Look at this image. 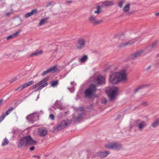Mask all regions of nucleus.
Wrapping results in <instances>:
<instances>
[{
	"label": "nucleus",
	"instance_id": "nucleus-24",
	"mask_svg": "<svg viewBox=\"0 0 159 159\" xmlns=\"http://www.w3.org/2000/svg\"><path fill=\"white\" fill-rule=\"evenodd\" d=\"M49 78V77H47L45 78H44L43 80H41V81H40L38 83V84L39 86L41 85L44 83H46V82L48 80Z\"/></svg>",
	"mask_w": 159,
	"mask_h": 159
},
{
	"label": "nucleus",
	"instance_id": "nucleus-62",
	"mask_svg": "<svg viewBox=\"0 0 159 159\" xmlns=\"http://www.w3.org/2000/svg\"><path fill=\"white\" fill-rule=\"evenodd\" d=\"M159 57V53L157 55V57Z\"/></svg>",
	"mask_w": 159,
	"mask_h": 159
},
{
	"label": "nucleus",
	"instance_id": "nucleus-10",
	"mask_svg": "<svg viewBox=\"0 0 159 159\" xmlns=\"http://www.w3.org/2000/svg\"><path fill=\"white\" fill-rule=\"evenodd\" d=\"M110 153L109 152L107 151H105L104 152L99 151L96 153V155H95L94 157L98 156L100 158H104L107 157Z\"/></svg>",
	"mask_w": 159,
	"mask_h": 159
},
{
	"label": "nucleus",
	"instance_id": "nucleus-23",
	"mask_svg": "<svg viewBox=\"0 0 159 159\" xmlns=\"http://www.w3.org/2000/svg\"><path fill=\"white\" fill-rule=\"evenodd\" d=\"M48 83H45L41 85L39 87L36 89L34 90L33 91V92H36L37 91L40 90L41 89H42L44 87L47 86L48 85Z\"/></svg>",
	"mask_w": 159,
	"mask_h": 159
},
{
	"label": "nucleus",
	"instance_id": "nucleus-9",
	"mask_svg": "<svg viewBox=\"0 0 159 159\" xmlns=\"http://www.w3.org/2000/svg\"><path fill=\"white\" fill-rule=\"evenodd\" d=\"M89 19V22L92 23L93 25H96L100 24L103 21L102 20H97L96 17L93 15L90 16Z\"/></svg>",
	"mask_w": 159,
	"mask_h": 159
},
{
	"label": "nucleus",
	"instance_id": "nucleus-35",
	"mask_svg": "<svg viewBox=\"0 0 159 159\" xmlns=\"http://www.w3.org/2000/svg\"><path fill=\"white\" fill-rule=\"evenodd\" d=\"M124 3V1H120L118 3V6L120 7L121 8L122 7V5Z\"/></svg>",
	"mask_w": 159,
	"mask_h": 159
},
{
	"label": "nucleus",
	"instance_id": "nucleus-17",
	"mask_svg": "<svg viewBox=\"0 0 159 159\" xmlns=\"http://www.w3.org/2000/svg\"><path fill=\"white\" fill-rule=\"evenodd\" d=\"M37 12V9H35L32 10L30 12L26 14L25 15V17L26 18H28L31 16L36 14Z\"/></svg>",
	"mask_w": 159,
	"mask_h": 159
},
{
	"label": "nucleus",
	"instance_id": "nucleus-29",
	"mask_svg": "<svg viewBox=\"0 0 159 159\" xmlns=\"http://www.w3.org/2000/svg\"><path fill=\"white\" fill-rule=\"evenodd\" d=\"M146 126V124L145 122L142 121L141 123H139V129H142L143 127Z\"/></svg>",
	"mask_w": 159,
	"mask_h": 159
},
{
	"label": "nucleus",
	"instance_id": "nucleus-57",
	"mask_svg": "<svg viewBox=\"0 0 159 159\" xmlns=\"http://www.w3.org/2000/svg\"><path fill=\"white\" fill-rule=\"evenodd\" d=\"M21 102H22L21 101L19 100L16 102V104H19Z\"/></svg>",
	"mask_w": 159,
	"mask_h": 159
},
{
	"label": "nucleus",
	"instance_id": "nucleus-28",
	"mask_svg": "<svg viewBox=\"0 0 159 159\" xmlns=\"http://www.w3.org/2000/svg\"><path fill=\"white\" fill-rule=\"evenodd\" d=\"M14 109V108L11 107L7 110L4 114L6 116L9 115Z\"/></svg>",
	"mask_w": 159,
	"mask_h": 159
},
{
	"label": "nucleus",
	"instance_id": "nucleus-40",
	"mask_svg": "<svg viewBox=\"0 0 159 159\" xmlns=\"http://www.w3.org/2000/svg\"><path fill=\"white\" fill-rule=\"evenodd\" d=\"M141 105L144 106H147L148 105V104L146 102H143L142 103Z\"/></svg>",
	"mask_w": 159,
	"mask_h": 159
},
{
	"label": "nucleus",
	"instance_id": "nucleus-60",
	"mask_svg": "<svg viewBox=\"0 0 159 159\" xmlns=\"http://www.w3.org/2000/svg\"><path fill=\"white\" fill-rule=\"evenodd\" d=\"M33 157H34V158H36V157L39 158V156H36V155H34L33 156Z\"/></svg>",
	"mask_w": 159,
	"mask_h": 159
},
{
	"label": "nucleus",
	"instance_id": "nucleus-11",
	"mask_svg": "<svg viewBox=\"0 0 159 159\" xmlns=\"http://www.w3.org/2000/svg\"><path fill=\"white\" fill-rule=\"evenodd\" d=\"M77 43L78 45L77 46V48L78 49L81 50L85 48L86 42L84 39L82 38L78 39Z\"/></svg>",
	"mask_w": 159,
	"mask_h": 159
},
{
	"label": "nucleus",
	"instance_id": "nucleus-32",
	"mask_svg": "<svg viewBox=\"0 0 159 159\" xmlns=\"http://www.w3.org/2000/svg\"><path fill=\"white\" fill-rule=\"evenodd\" d=\"M82 119L81 116H79L74 118V121L75 122H79Z\"/></svg>",
	"mask_w": 159,
	"mask_h": 159
},
{
	"label": "nucleus",
	"instance_id": "nucleus-14",
	"mask_svg": "<svg viewBox=\"0 0 159 159\" xmlns=\"http://www.w3.org/2000/svg\"><path fill=\"white\" fill-rule=\"evenodd\" d=\"M144 52L143 50H141L136 52L134 54L130 56L131 59H134L139 57Z\"/></svg>",
	"mask_w": 159,
	"mask_h": 159
},
{
	"label": "nucleus",
	"instance_id": "nucleus-54",
	"mask_svg": "<svg viewBox=\"0 0 159 159\" xmlns=\"http://www.w3.org/2000/svg\"><path fill=\"white\" fill-rule=\"evenodd\" d=\"M33 86H34V88L35 89L37 87H38L39 85V84H38V83L34 85Z\"/></svg>",
	"mask_w": 159,
	"mask_h": 159
},
{
	"label": "nucleus",
	"instance_id": "nucleus-53",
	"mask_svg": "<svg viewBox=\"0 0 159 159\" xmlns=\"http://www.w3.org/2000/svg\"><path fill=\"white\" fill-rule=\"evenodd\" d=\"M3 99H1L0 100V107L2 105L3 103Z\"/></svg>",
	"mask_w": 159,
	"mask_h": 159
},
{
	"label": "nucleus",
	"instance_id": "nucleus-41",
	"mask_svg": "<svg viewBox=\"0 0 159 159\" xmlns=\"http://www.w3.org/2000/svg\"><path fill=\"white\" fill-rule=\"evenodd\" d=\"M79 110L82 112H85L84 110V108L82 107H80L79 109Z\"/></svg>",
	"mask_w": 159,
	"mask_h": 159
},
{
	"label": "nucleus",
	"instance_id": "nucleus-31",
	"mask_svg": "<svg viewBox=\"0 0 159 159\" xmlns=\"http://www.w3.org/2000/svg\"><path fill=\"white\" fill-rule=\"evenodd\" d=\"M52 83L51 85L52 86L55 87L58 84V81L57 80L52 81L51 82Z\"/></svg>",
	"mask_w": 159,
	"mask_h": 159
},
{
	"label": "nucleus",
	"instance_id": "nucleus-2",
	"mask_svg": "<svg viewBox=\"0 0 159 159\" xmlns=\"http://www.w3.org/2000/svg\"><path fill=\"white\" fill-rule=\"evenodd\" d=\"M37 142L34 140L31 136L29 135L23 137L20 139L18 143V146L20 148L27 147L29 145H34V144H36Z\"/></svg>",
	"mask_w": 159,
	"mask_h": 159
},
{
	"label": "nucleus",
	"instance_id": "nucleus-49",
	"mask_svg": "<svg viewBox=\"0 0 159 159\" xmlns=\"http://www.w3.org/2000/svg\"><path fill=\"white\" fill-rule=\"evenodd\" d=\"M93 104H90L89 106H88L87 107V108L89 109H91L92 108V107L93 106Z\"/></svg>",
	"mask_w": 159,
	"mask_h": 159
},
{
	"label": "nucleus",
	"instance_id": "nucleus-45",
	"mask_svg": "<svg viewBox=\"0 0 159 159\" xmlns=\"http://www.w3.org/2000/svg\"><path fill=\"white\" fill-rule=\"evenodd\" d=\"M52 4V2H49L46 6V7H47L50 6H51Z\"/></svg>",
	"mask_w": 159,
	"mask_h": 159
},
{
	"label": "nucleus",
	"instance_id": "nucleus-50",
	"mask_svg": "<svg viewBox=\"0 0 159 159\" xmlns=\"http://www.w3.org/2000/svg\"><path fill=\"white\" fill-rule=\"evenodd\" d=\"M18 34V32H16L15 33L12 34V35H13L14 37H15Z\"/></svg>",
	"mask_w": 159,
	"mask_h": 159
},
{
	"label": "nucleus",
	"instance_id": "nucleus-33",
	"mask_svg": "<svg viewBox=\"0 0 159 159\" xmlns=\"http://www.w3.org/2000/svg\"><path fill=\"white\" fill-rule=\"evenodd\" d=\"M23 89H24V88L23 87L22 85L21 86L18 87L17 89H16L15 90V91H17V90H19V91H20L22 90H23Z\"/></svg>",
	"mask_w": 159,
	"mask_h": 159
},
{
	"label": "nucleus",
	"instance_id": "nucleus-37",
	"mask_svg": "<svg viewBox=\"0 0 159 159\" xmlns=\"http://www.w3.org/2000/svg\"><path fill=\"white\" fill-rule=\"evenodd\" d=\"M157 43V42H156L152 43L151 44V47L152 48H155L156 46V45Z\"/></svg>",
	"mask_w": 159,
	"mask_h": 159
},
{
	"label": "nucleus",
	"instance_id": "nucleus-22",
	"mask_svg": "<svg viewBox=\"0 0 159 159\" xmlns=\"http://www.w3.org/2000/svg\"><path fill=\"white\" fill-rule=\"evenodd\" d=\"M49 19L48 17H46L45 18H43L41 20L40 22H39V25L41 26L44 24L46 23H47V20Z\"/></svg>",
	"mask_w": 159,
	"mask_h": 159
},
{
	"label": "nucleus",
	"instance_id": "nucleus-20",
	"mask_svg": "<svg viewBox=\"0 0 159 159\" xmlns=\"http://www.w3.org/2000/svg\"><path fill=\"white\" fill-rule=\"evenodd\" d=\"M149 86V84L140 85L135 89L134 90V93H135L138 92L139 90L144 89L146 87H148Z\"/></svg>",
	"mask_w": 159,
	"mask_h": 159
},
{
	"label": "nucleus",
	"instance_id": "nucleus-55",
	"mask_svg": "<svg viewBox=\"0 0 159 159\" xmlns=\"http://www.w3.org/2000/svg\"><path fill=\"white\" fill-rule=\"evenodd\" d=\"M72 2V1H67L66 2V4H69V3H71Z\"/></svg>",
	"mask_w": 159,
	"mask_h": 159
},
{
	"label": "nucleus",
	"instance_id": "nucleus-26",
	"mask_svg": "<svg viewBox=\"0 0 159 159\" xmlns=\"http://www.w3.org/2000/svg\"><path fill=\"white\" fill-rule=\"evenodd\" d=\"M159 125V120L157 119L152 124V126L155 128L157 127Z\"/></svg>",
	"mask_w": 159,
	"mask_h": 159
},
{
	"label": "nucleus",
	"instance_id": "nucleus-43",
	"mask_svg": "<svg viewBox=\"0 0 159 159\" xmlns=\"http://www.w3.org/2000/svg\"><path fill=\"white\" fill-rule=\"evenodd\" d=\"M49 117L50 119L52 120H54V116L53 114H50Z\"/></svg>",
	"mask_w": 159,
	"mask_h": 159
},
{
	"label": "nucleus",
	"instance_id": "nucleus-38",
	"mask_svg": "<svg viewBox=\"0 0 159 159\" xmlns=\"http://www.w3.org/2000/svg\"><path fill=\"white\" fill-rule=\"evenodd\" d=\"M103 104H106L107 102V100L106 98H103L101 100Z\"/></svg>",
	"mask_w": 159,
	"mask_h": 159
},
{
	"label": "nucleus",
	"instance_id": "nucleus-15",
	"mask_svg": "<svg viewBox=\"0 0 159 159\" xmlns=\"http://www.w3.org/2000/svg\"><path fill=\"white\" fill-rule=\"evenodd\" d=\"M134 42L132 40H130L127 42L121 43L118 46V47L121 48L122 47H125L127 45H130L134 44Z\"/></svg>",
	"mask_w": 159,
	"mask_h": 159
},
{
	"label": "nucleus",
	"instance_id": "nucleus-6",
	"mask_svg": "<svg viewBox=\"0 0 159 159\" xmlns=\"http://www.w3.org/2000/svg\"><path fill=\"white\" fill-rule=\"evenodd\" d=\"M72 120H63L57 126V129L58 130H60L66 126L70 125L72 123Z\"/></svg>",
	"mask_w": 159,
	"mask_h": 159
},
{
	"label": "nucleus",
	"instance_id": "nucleus-13",
	"mask_svg": "<svg viewBox=\"0 0 159 159\" xmlns=\"http://www.w3.org/2000/svg\"><path fill=\"white\" fill-rule=\"evenodd\" d=\"M39 135L41 137H43L45 136L48 132V130L45 129L40 128L38 130Z\"/></svg>",
	"mask_w": 159,
	"mask_h": 159
},
{
	"label": "nucleus",
	"instance_id": "nucleus-21",
	"mask_svg": "<svg viewBox=\"0 0 159 159\" xmlns=\"http://www.w3.org/2000/svg\"><path fill=\"white\" fill-rule=\"evenodd\" d=\"M130 5L129 3L127 4L123 8V11L124 12H128L129 11Z\"/></svg>",
	"mask_w": 159,
	"mask_h": 159
},
{
	"label": "nucleus",
	"instance_id": "nucleus-61",
	"mask_svg": "<svg viewBox=\"0 0 159 159\" xmlns=\"http://www.w3.org/2000/svg\"><path fill=\"white\" fill-rule=\"evenodd\" d=\"M22 30L21 29H19L17 31V32H18V34L19 33V32L20 31H21Z\"/></svg>",
	"mask_w": 159,
	"mask_h": 159
},
{
	"label": "nucleus",
	"instance_id": "nucleus-34",
	"mask_svg": "<svg viewBox=\"0 0 159 159\" xmlns=\"http://www.w3.org/2000/svg\"><path fill=\"white\" fill-rule=\"evenodd\" d=\"M34 83V81L33 80H30L26 84H27V85L28 86H30L32 85Z\"/></svg>",
	"mask_w": 159,
	"mask_h": 159
},
{
	"label": "nucleus",
	"instance_id": "nucleus-59",
	"mask_svg": "<svg viewBox=\"0 0 159 159\" xmlns=\"http://www.w3.org/2000/svg\"><path fill=\"white\" fill-rule=\"evenodd\" d=\"M155 15L156 16H159V12L156 13L155 14Z\"/></svg>",
	"mask_w": 159,
	"mask_h": 159
},
{
	"label": "nucleus",
	"instance_id": "nucleus-63",
	"mask_svg": "<svg viewBox=\"0 0 159 159\" xmlns=\"http://www.w3.org/2000/svg\"><path fill=\"white\" fill-rule=\"evenodd\" d=\"M74 81H73V82H71L70 83V84H73V83H74Z\"/></svg>",
	"mask_w": 159,
	"mask_h": 159
},
{
	"label": "nucleus",
	"instance_id": "nucleus-18",
	"mask_svg": "<svg viewBox=\"0 0 159 159\" xmlns=\"http://www.w3.org/2000/svg\"><path fill=\"white\" fill-rule=\"evenodd\" d=\"M43 52L40 50V51L38 50H36L34 52L32 53L30 55V57H34V56H37L42 54Z\"/></svg>",
	"mask_w": 159,
	"mask_h": 159
},
{
	"label": "nucleus",
	"instance_id": "nucleus-25",
	"mask_svg": "<svg viewBox=\"0 0 159 159\" xmlns=\"http://www.w3.org/2000/svg\"><path fill=\"white\" fill-rule=\"evenodd\" d=\"M9 143V142L7 139L6 138L4 139L3 142H2L1 145L2 146H5L7 144Z\"/></svg>",
	"mask_w": 159,
	"mask_h": 159
},
{
	"label": "nucleus",
	"instance_id": "nucleus-12",
	"mask_svg": "<svg viewBox=\"0 0 159 159\" xmlns=\"http://www.w3.org/2000/svg\"><path fill=\"white\" fill-rule=\"evenodd\" d=\"M57 67L56 66H54L53 67H51L48 69L44 71L41 74L42 76H44L52 72H55L57 71Z\"/></svg>",
	"mask_w": 159,
	"mask_h": 159
},
{
	"label": "nucleus",
	"instance_id": "nucleus-19",
	"mask_svg": "<svg viewBox=\"0 0 159 159\" xmlns=\"http://www.w3.org/2000/svg\"><path fill=\"white\" fill-rule=\"evenodd\" d=\"M61 106V103L58 101H57L52 105V107L55 110L57 108L60 109Z\"/></svg>",
	"mask_w": 159,
	"mask_h": 159
},
{
	"label": "nucleus",
	"instance_id": "nucleus-30",
	"mask_svg": "<svg viewBox=\"0 0 159 159\" xmlns=\"http://www.w3.org/2000/svg\"><path fill=\"white\" fill-rule=\"evenodd\" d=\"M97 10L94 11V12L95 13H97L98 14H99L101 12V7L100 6L98 5L97 7Z\"/></svg>",
	"mask_w": 159,
	"mask_h": 159
},
{
	"label": "nucleus",
	"instance_id": "nucleus-1",
	"mask_svg": "<svg viewBox=\"0 0 159 159\" xmlns=\"http://www.w3.org/2000/svg\"><path fill=\"white\" fill-rule=\"evenodd\" d=\"M126 75L125 71L113 73L110 76L109 81L111 84H115L122 81L126 80Z\"/></svg>",
	"mask_w": 159,
	"mask_h": 159
},
{
	"label": "nucleus",
	"instance_id": "nucleus-47",
	"mask_svg": "<svg viewBox=\"0 0 159 159\" xmlns=\"http://www.w3.org/2000/svg\"><path fill=\"white\" fill-rule=\"evenodd\" d=\"M24 89L28 87L27 85V84L26 83L24 84H23L22 85Z\"/></svg>",
	"mask_w": 159,
	"mask_h": 159
},
{
	"label": "nucleus",
	"instance_id": "nucleus-52",
	"mask_svg": "<svg viewBox=\"0 0 159 159\" xmlns=\"http://www.w3.org/2000/svg\"><path fill=\"white\" fill-rule=\"evenodd\" d=\"M34 149L35 147L34 146H32L30 148V150L31 151H32L34 150Z\"/></svg>",
	"mask_w": 159,
	"mask_h": 159
},
{
	"label": "nucleus",
	"instance_id": "nucleus-46",
	"mask_svg": "<svg viewBox=\"0 0 159 159\" xmlns=\"http://www.w3.org/2000/svg\"><path fill=\"white\" fill-rule=\"evenodd\" d=\"M18 131V130L17 129L15 130H13L12 131L13 133L15 134V135H17V132Z\"/></svg>",
	"mask_w": 159,
	"mask_h": 159
},
{
	"label": "nucleus",
	"instance_id": "nucleus-27",
	"mask_svg": "<svg viewBox=\"0 0 159 159\" xmlns=\"http://www.w3.org/2000/svg\"><path fill=\"white\" fill-rule=\"evenodd\" d=\"M88 58L87 56V55H84L80 59V61L82 62H84L87 60Z\"/></svg>",
	"mask_w": 159,
	"mask_h": 159
},
{
	"label": "nucleus",
	"instance_id": "nucleus-48",
	"mask_svg": "<svg viewBox=\"0 0 159 159\" xmlns=\"http://www.w3.org/2000/svg\"><path fill=\"white\" fill-rule=\"evenodd\" d=\"M84 114H85L84 112H83L80 113H79L78 114H79V116H81L82 118L83 116L84 115Z\"/></svg>",
	"mask_w": 159,
	"mask_h": 159
},
{
	"label": "nucleus",
	"instance_id": "nucleus-39",
	"mask_svg": "<svg viewBox=\"0 0 159 159\" xmlns=\"http://www.w3.org/2000/svg\"><path fill=\"white\" fill-rule=\"evenodd\" d=\"M6 116L3 114L2 116L0 118V122H1L5 118Z\"/></svg>",
	"mask_w": 159,
	"mask_h": 159
},
{
	"label": "nucleus",
	"instance_id": "nucleus-44",
	"mask_svg": "<svg viewBox=\"0 0 159 159\" xmlns=\"http://www.w3.org/2000/svg\"><path fill=\"white\" fill-rule=\"evenodd\" d=\"M14 38V37L12 34L11 35H10V36H8V37H7V40H8L12 38Z\"/></svg>",
	"mask_w": 159,
	"mask_h": 159
},
{
	"label": "nucleus",
	"instance_id": "nucleus-42",
	"mask_svg": "<svg viewBox=\"0 0 159 159\" xmlns=\"http://www.w3.org/2000/svg\"><path fill=\"white\" fill-rule=\"evenodd\" d=\"M17 79L16 77H15L14 78H12L11 80H10V83H12L16 80Z\"/></svg>",
	"mask_w": 159,
	"mask_h": 159
},
{
	"label": "nucleus",
	"instance_id": "nucleus-36",
	"mask_svg": "<svg viewBox=\"0 0 159 159\" xmlns=\"http://www.w3.org/2000/svg\"><path fill=\"white\" fill-rule=\"evenodd\" d=\"M11 12H8L5 14V15L6 16H9L12 13V11H13L12 9H11Z\"/></svg>",
	"mask_w": 159,
	"mask_h": 159
},
{
	"label": "nucleus",
	"instance_id": "nucleus-64",
	"mask_svg": "<svg viewBox=\"0 0 159 159\" xmlns=\"http://www.w3.org/2000/svg\"><path fill=\"white\" fill-rule=\"evenodd\" d=\"M110 68V66H108L107 67V69H109Z\"/></svg>",
	"mask_w": 159,
	"mask_h": 159
},
{
	"label": "nucleus",
	"instance_id": "nucleus-8",
	"mask_svg": "<svg viewBox=\"0 0 159 159\" xmlns=\"http://www.w3.org/2000/svg\"><path fill=\"white\" fill-rule=\"evenodd\" d=\"M121 147V145L120 143H111L106 144L105 148L107 149H117Z\"/></svg>",
	"mask_w": 159,
	"mask_h": 159
},
{
	"label": "nucleus",
	"instance_id": "nucleus-4",
	"mask_svg": "<svg viewBox=\"0 0 159 159\" xmlns=\"http://www.w3.org/2000/svg\"><path fill=\"white\" fill-rule=\"evenodd\" d=\"M93 84L96 86V88L98 86L104 85L106 84L105 78L101 75H99L95 77L93 79Z\"/></svg>",
	"mask_w": 159,
	"mask_h": 159
},
{
	"label": "nucleus",
	"instance_id": "nucleus-3",
	"mask_svg": "<svg viewBox=\"0 0 159 159\" xmlns=\"http://www.w3.org/2000/svg\"><path fill=\"white\" fill-rule=\"evenodd\" d=\"M96 86L93 83L90 84L89 87L86 89L84 92V94L85 98H91L94 96V93L96 91Z\"/></svg>",
	"mask_w": 159,
	"mask_h": 159
},
{
	"label": "nucleus",
	"instance_id": "nucleus-56",
	"mask_svg": "<svg viewBox=\"0 0 159 159\" xmlns=\"http://www.w3.org/2000/svg\"><path fill=\"white\" fill-rule=\"evenodd\" d=\"M120 117H121V115H119V114L117 115V118H116V120L119 119L120 118Z\"/></svg>",
	"mask_w": 159,
	"mask_h": 159
},
{
	"label": "nucleus",
	"instance_id": "nucleus-7",
	"mask_svg": "<svg viewBox=\"0 0 159 159\" xmlns=\"http://www.w3.org/2000/svg\"><path fill=\"white\" fill-rule=\"evenodd\" d=\"M117 90L118 88L116 87L111 89L108 90V95L110 101H112L115 98Z\"/></svg>",
	"mask_w": 159,
	"mask_h": 159
},
{
	"label": "nucleus",
	"instance_id": "nucleus-16",
	"mask_svg": "<svg viewBox=\"0 0 159 159\" xmlns=\"http://www.w3.org/2000/svg\"><path fill=\"white\" fill-rule=\"evenodd\" d=\"M114 5V3L112 1H106L102 2L101 6L105 7V6H111Z\"/></svg>",
	"mask_w": 159,
	"mask_h": 159
},
{
	"label": "nucleus",
	"instance_id": "nucleus-5",
	"mask_svg": "<svg viewBox=\"0 0 159 159\" xmlns=\"http://www.w3.org/2000/svg\"><path fill=\"white\" fill-rule=\"evenodd\" d=\"M26 119L29 122L33 124L38 120L39 115L37 112H34L27 116Z\"/></svg>",
	"mask_w": 159,
	"mask_h": 159
},
{
	"label": "nucleus",
	"instance_id": "nucleus-58",
	"mask_svg": "<svg viewBox=\"0 0 159 159\" xmlns=\"http://www.w3.org/2000/svg\"><path fill=\"white\" fill-rule=\"evenodd\" d=\"M34 89V86L33 85L32 86H31L30 88V90H32Z\"/></svg>",
	"mask_w": 159,
	"mask_h": 159
},
{
	"label": "nucleus",
	"instance_id": "nucleus-51",
	"mask_svg": "<svg viewBox=\"0 0 159 159\" xmlns=\"http://www.w3.org/2000/svg\"><path fill=\"white\" fill-rule=\"evenodd\" d=\"M151 66H148V67L146 69V70L147 71H148L149 70H150L151 68Z\"/></svg>",
	"mask_w": 159,
	"mask_h": 159
}]
</instances>
